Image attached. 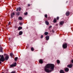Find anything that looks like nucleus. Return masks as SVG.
<instances>
[{"label": "nucleus", "mask_w": 73, "mask_h": 73, "mask_svg": "<svg viewBox=\"0 0 73 73\" xmlns=\"http://www.w3.org/2000/svg\"><path fill=\"white\" fill-rule=\"evenodd\" d=\"M18 58V57H16L14 59L15 61H17V59Z\"/></svg>", "instance_id": "aec40b11"}, {"label": "nucleus", "mask_w": 73, "mask_h": 73, "mask_svg": "<svg viewBox=\"0 0 73 73\" xmlns=\"http://www.w3.org/2000/svg\"><path fill=\"white\" fill-rule=\"evenodd\" d=\"M16 66V62H15V64H12L10 65V66L11 68Z\"/></svg>", "instance_id": "39448f33"}, {"label": "nucleus", "mask_w": 73, "mask_h": 73, "mask_svg": "<svg viewBox=\"0 0 73 73\" xmlns=\"http://www.w3.org/2000/svg\"><path fill=\"white\" fill-rule=\"evenodd\" d=\"M10 56H13V53H11L10 54Z\"/></svg>", "instance_id": "b1692460"}, {"label": "nucleus", "mask_w": 73, "mask_h": 73, "mask_svg": "<svg viewBox=\"0 0 73 73\" xmlns=\"http://www.w3.org/2000/svg\"><path fill=\"white\" fill-rule=\"evenodd\" d=\"M0 61H2V62H4V61H5V59L4 58V56L2 55L1 58H0Z\"/></svg>", "instance_id": "7ed1b4c3"}, {"label": "nucleus", "mask_w": 73, "mask_h": 73, "mask_svg": "<svg viewBox=\"0 0 73 73\" xmlns=\"http://www.w3.org/2000/svg\"><path fill=\"white\" fill-rule=\"evenodd\" d=\"M39 62L40 64H42L43 63V60L42 59H40Z\"/></svg>", "instance_id": "0eeeda50"}, {"label": "nucleus", "mask_w": 73, "mask_h": 73, "mask_svg": "<svg viewBox=\"0 0 73 73\" xmlns=\"http://www.w3.org/2000/svg\"><path fill=\"white\" fill-rule=\"evenodd\" d=\"M53 22H54V23H55V19H54V20Z\"/></svg>", "instance_id": "e433bc0d"}, {"label": "nucleus", "mask_w": 73, "mask_h": 73, "mask_svg": "<svg viewBox=\"0 0 73 73\" xmlns=\"http://www.w3.org/2000/svg\"><path fill=\"white\" fill-rule=\"evenodd\" d=\"M14 15H15V13H11V17H12V18L13 17V16H14Z\"/></svg>", "instance_id": "f8f14e48"}, {"label": "nucleus", "mask_w": 73, "mask_h": 73, "mask_svg": "<svg viewBox=\"0 0 73 73\" xmlns=\"http://www.w3.org/2000/svg\"><path fill=\"white\" fill-rule=\"evenodd\" d=\"M54 65L53 64H47L45 66L44 70L47 73H49L52 72V70H50L48 69H50L51 70H53Z\"/></svg>", "instance_id": "f257e3e1"}, {"label": "nucleus", "mask_w": 73, "mask_h": 73, "mask_svg": "<svg viewBox=\"0 0 73 73\" xmlns=\"http://www.w3.org/2000/svg\"><path fill=\"white\" fill-rule=\"evenodd\" d=\"M72 63H73V59L71 60Z\"/></svg>", "instance_id": "c9c22d12"}, {"label": "nucleus", "mask_w": 73, "mask_h": 73, "mask_svg": "<svg viewBox=\"0 0 73 73\" xmlns=\"http://www.w3.org/2000/svg\"><path fill=\"white\" fill-rule=\"evenodd\" d=\"M1 64V61H0V64Z\"/></svg>", "instance_id": "ea45409f"}, {"label": "nucleus", "mask_w": 73, "mask_h": 73, "mask_svg": "<svg viewBox=\"0 0 73 73\" xmlns=\"http://www.w3.org/2000/svg\"><path fill=\"white\" fill-rule=\"evenodd\" d=\"M56 22H57V20L55 19V23H56Z\"/></svg>", "instance_id": "4c0bfd02"}, {"label": "nucleus", "mask_w": 73, "mask_h": 73, "mask_svg": "<svg viewBox=\"0 0 73 73\" xmlns=\"http://www.w3.org/2000/svg\"><path fill=\"white\" fill-rule=\"evenodd\" d=\"M18 19L19 20H23V18L21 17H19L18 18Z\"/></svg>", "instance_id": "4468645a"}, {"label": "nucleus", "mask_w": 73, "mask_h": 73, "mask_svg": "<svg viewBox=\"0 0 73 73\" xmlns=\"http://www.w3.org/2000/svg\"><path fill=\"white\" fill-rule=\"evenodd\" d=\"M73 64H70L67 65V67L69 68H72V66H73Z\"/></svg>", "instance_id": "20e7f679"}, {"label": "nucleus", "mask_w": 73, "mask_h": 73, "mask_svg": "<svg viewBox=\"0 0 73 73\" xmlns=\"http://www.w3.org/2000/svg\"><path fill=\"white\" fill-rule=\"evenodd\" d=\"M0 52H3V48L1 47H0Z\"/></svg>", "instance_id": "f3484780"}, {"label": "nucleus", "mask_w": 73, "mask_h": 73, "mask_svg": "<svg viewBox=\"0 0 73 73\" xmlns=\"http://www.w3.org/2000/svg\"><path fill=\"white\" fill-rule=\"evenodd\" d=\"M62 47L64 49H66L68 47V43H64L62 45Z\"/></svg>", "instance_id": "f03ea898"}, {"label": "nucleus", "mask_w": 73, "mask_h": 73, "mask_svg": "<svg viewBox=\"0 0 73 73\" xmlns=\"http://www.w3.org/2000/svg\"><path fill=\"white\" fill-rule=\"evenodd\" d=\"M11 22H9L8 23V25H10V24H11Z\"/></svg>", "instance_id": "72a5a7b5"}, {"label": "nucleus", "mask_w": 73, "mask_h": 73, "mask_svg": "<svg viewBox=\"0 0 73 73\" xmlns=\"http://www.w3.org/2000/svg\"><path fill=\"white\" fill-rule=\"evenodd\" d=\"M19 25H23V23H21V22L19 23Z\"/></svg>", "instance_id": "c85d7f7f"}, {"label": "nucleus", "mask_w": 73, "mask_h": 73, "mask_svg": "<svg viewBox=\"0 0 73 73\" xmlns=\"http://www.w3.org/2000/svg\"><path fill=\"white\" fill-rule=\"evenodd\" d=\"M10 39H11V38H9V40H10Z\"/></svg>", "instance_id": "58836bf2"}, {"label": "nucleus", "mask_w": 73, "mask_h": 73, "mask_svg": "<svg viewBox=\"0 0 73 73\" xmlns=\"http://www.w3.org/2000/svg\"><path fill=\"white\" fill-rule=\"evenodd\" d=\"M52 27V26H50L49 27V28H51Z\"/></svg>", "instance_id": "2f4dec72"}, {"label": "nucleus", "mask_w": 73, "mask_h": 73, "mask_svg": "<svg viewBox=\"0 0 73 73\" xmlns=\"http://www.w3.org/2000/svg\"><path fill=\"white\" fill-rule=\"evenodd\" d=\"M20 12H18L16 13V15H17V16H19V15H20Z\"/></svg>", "instance_id": "4be33fe9"}, {"label": "nucleus", "mask_w": 73, "mask_h": 73, "mask_svg": "<svg viewBox=\"0 0 73 73\" xmlns=\"http://www.w3.org/2000/svg\"><path fill=\"white\" fill-rule=\"evenodd\" d=\"M46 40H49V36H46Z\"/></svg>", "instance_id": "ddd939ff"}, {"label": "nucleus", "mask_w": 73, "mask_h": 73, "mask_svg": "<svg viewBox=\"0 0 73 73\" xmlns=\"http://www.w3.org/2000/svg\"><path fill=\"white\" fill-rule=\"evenodd\" d=\"M16 11H19V8H17L16 9Z\"/></svg>", "instance_id": "473e14b6"}, {"label": "nucleus", "mask_w": 73, "mask_h": 73, "mask_svg": "<svg viewBox=\"0 0 73 73\" xmlns=\"http://www.w3.org/2000/svg\"><path fill=\"white\" fill-rule=\"evenodd\" d=\"M56 25H57V26H58V24H57Z\"/></svg>", "instance_id": "a19ab883"}, {"label": "nucleus", "mask_w": 73, "mask_h": 73, "mask_svg": "<svg viewBox=\"0 0 73 73\" xmlns=\"http://www.w3.org/2000/svg\"><path fill=\"white\" fill-rule=\"evenodd\" d=\"M45 23L47 25H48L49 24V23L47 21H45Z\"/></svg>", "instance_id": "9b49d317"}, {"label": "nucleus", "mask_w": 73, "mask_h": 73, "mask_svg": "<svg viewBox=\"0 0 73 73\" xmlns=\"http://www.w3.org/2000/svg\"><path fill=\"white\" fill-rule=\"evenodd\" d=\"M44 17H46V18H47V17H48V15H47V14H45L44 15Z\"/></svg>", "instance_id": "393cba45"}, {"label": "nucleus", "mask_w": 73, "mask_h": 73, "mask_svg": "<svg viewBox=\"0 0 73 73\" xmlns=\"http://www.w3.org/2000/svg\"><path fill=\"white\" fill-rule=\"evenodd\" d=\"M31 51H34V48L33 47H32L31 48Z\"/></svg>", "instance_id": "5701e85b"}, {"label": "nucleus", "mask_w": 73, "mask_h": 73, "mask_svg": "<svg viewBox=\"0 0 73 73\" xmlns=\"http://www.w3.org/2000/svg\"><path fill=\"white\" fill-rule=\"evenodd\" d=\"M22 27H19L18 29V31H20L21 29H22Z\"/></svg>", "instance_id": "dca6fc26"}, {"label": "nucleus", "mask_w": 73, "mask_h": 73, "mask_svg": "<svg viewBox=\"0 0 73 73\" xmlns=\"http://www.w3.org/2000/svg\"><path fill=\"white\" fill-rule=\"evenodd\" d=\"M59 23L61 25H63L64 24V21H61L59 22Z\"/></svg>", "instance_id": "1a4fd4ad"}, {"label": "nucleus", "mask_w": 73, "mask_h": 73, "mask_svg": "<svg viewBox=\"0 0 73 73\" xmlns=\"http://www.w3.org/2000/svg\"><path fill=\"white\" fill-rule=\"evenodd\" d=\"M25 15H28V13L27 12L24 13Z\"/></svg>", "instance_id": "a878e982"}, {"label": "nucleus", "mask_w": 73, "mask_h": 73, "mask_svg": "<svg viewBox=\"0 0 73 73\" xmlns=\"http://www.w3.org/2000/svg\"><path fill=\"white\" fill-rule=\"evenodd\" d=\"M70 14V12L69 11H68L66 13V16H68Z\"/></svg>", "instance_id": "6e6552de"}, {"label": "nucleus", "mask_w": 73, "mask_h": 73, "mask_svg": "<svg viewBox=\"0 0 73 73\" xmlns=\"http://www.w3.org/2000/svg\"><path fill=\"white\" fill-rule=\"evenodd\" d=\"M0 57H1V55H0Z\"/></svg>", "instance_id": "79ce46f5"}, {"label": "nucleus", "mask_w": 73, "mask_h": 73, "mask_svg": "<svg viewBox=\"0 0 73 73\" xmlns=\"http://www.w3.org/2000/svg\"><path fill=\"white\" fill-rule=\"evenodd\" d=\"M41 38H43V35H41V36H40Z\"/></svg>", "instance_id": "7c9ffc66"}, {"label": "nucleus", "mask_w": 73, "mask_h": 73, "mask_svg": "<svg viewBox=\"0 0 73 73\" xmlns=\"http://www.w3.org/2000/svg\"><path fill=\"white\" fill-rule=\"evenodd\" d=\"M5 58L6 60H8L9 59V56L8 55H6Z\"/></svg>", "instance_id": "423d86ee"}, {"label": "nucleus", "mask_w": 73, "mask_h": 73, "mask_svg": "<svg viewBox=\"0 0 73 73\" xmlns=\"http://www.w3.org/2000/svg\"><path fill=\"white\" fill-rule=\"evenodd\" d=\"M30 6H31V5H30L29 4H28V7H29Z\"/></svg>", "instance_id": "f704fd0d"}, {"label": "nucleus", "mask_w": 73, "mask_h": 73, "mask_svg": "<svg viewBox=\"0 0 73 73\" xmlns=\"http://www.w3.org/2000/svg\"><path fill=\"white\" fill-rule=\"evenodd\" d=\"M18 9H19V11H21V8L20 7H19V8H18Z\"/></svg>", "instance_id": "bb28decb"}, {"label": "nucleus", "mask_w": 73, "mask_h": 73, "mask_svg": "<svg viewBox=\"0 0 73 73\" xmlns=\"http://www.w3.org/2000/svg\"><path fill=\"white\" fill-rule=\"evenodd\" d=\"M44 34L45 35H48V33L47 32H45Z\"/></svg>", "instance_id": "412c9836"}, {"label": "nucleus", "mask_w": 73, "mask_h": 73, "mask_svg": "<svg viewBox=\"0 0 73 73\" xmlns=\"http://www.w3.org/2000/svg\"><path fill=\"white\" fill-rule=\"evenodd\" d=\"M56 62H57V64H60V60H57Z\"/></svg>", "instance_id": "a211bd4d"}, {"label": "nucleus", "mask_w": 73, "mask_h": 73, "mask_svg": "<svg viewBox=\"0 0 73 73\" xmlns=\"http://www.w3.org/2000/svg\"><path fill=\"white\" fill-rule=\"evenodd\" d=\"M16 73V72L15 71H12L11 73Z\"/></svg>", "instance_id": "cd10ccee"}, {"label": "nucleus", "mask_w": 73, "mask_h": 73, "mask_svg": "<svg viewBox=\"0 0 73 73\" xmlns=\"http://www.w3.org/2000/svg\"><path fill=\"white\" fill-rule=\"evenodd\" d=\"M60 73H65V72H64V70H61L60 71Z\"/></svg>", "instance_id": "6ab92c4d"}, {"label": "nucleus", "mask_w": 73, "mask_h": 73, "mask_svg": "<svg viewBox=\"0 0 73 73\" xmlns=\"http://www.w3.org/2000/svg\"><path fill=\"white\" fill-rule=\"evenodd\" d=\"M69 70V68H65V72H68Z\"/></svg>", "instance_id": "9d476101"}, {"label": "nucleus", "mask_w": 73, "mask_h": 73, "mask_svg": "<svg viewBox=\"0 0 73 73\" xmlns=\"http://www.w3.org/2000/svg\"><path fill=\"white\" fill-rule=\"evenodd\" d=\"M56 19L58 20H59V17H57V18H56Z\"/></svg>", "instance_id": "c756f323"}, {"label": "nucleus", "mask_w": 73, "mask_h": 73, "mask_svg": "<svg viewBox=\"0 0 73 73\" xmlns=\"http://www.w3.org/2000/svg\"><path fill=\"white\" fill-rule=\"evenodd\" d=\"M23 33V32L22 31H20L19 32V35H21Z\"/></svg>", "instance_id": "2eb2a0df"}]
</instances>
